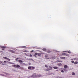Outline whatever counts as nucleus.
Returning <instances> with one entry per match:
<instances>
[{"label": "nucleus", "mask_w": 78, "mask_h": 78, "mask_svg": "<svg viewBox=\"0 0 78 78\" xmlns=\"http://www.w3.org/2000/svg\"><path fill=\"white\" fill-rule=\"evenodd\" d=\"M9 51H10V52L13 53H16L14 51L12 50H9Z\"/></svg>", "instance_id": "1"}, {"label": "nucleus", "mask_w": 78, "mask_h": 78, "mask_svg": "<svg viewBox=\"0 0 78 78\" xmlns=\"http://www.w3.org/2000/svg\"><path fill=\"white\" fill-rule=\"evenodd\" d=\"M37 77H40V76H41V74H38L37 75Z\"/></svg>", "instance_id": "2"}, {"label": "nucleus", "mask_w": 78, "mask_h": 78, "mask_svg": "<svg viewBox=\"0 0 78 78\" xmlns=\"http://www.w3.org/2000/svg\"><path fill=\"white\" fill-rule=\"evenodd\" d=\"M49 68L50 69H48L47 70H51V69L53 68L51 66H49Z\"/></svg>", "instance_id": "3"}, {"label": "nucleus", "mask_w": 78, "mask_h": 78, "mask_svg": "<svg viewBox=\"0 0 78 78\" xmlns=\"http://www.w3.org/2000/svg\"><path fill=\"white\" fill-rule=\"evenodd\" d=\"M35 69V67L33 66H31V70H34Z\"/></svg>", "instance_id": "4"}, {"label": "nucleus", "mask_w": 78, "mask_h": 78, "mask_svg": "<svg viewBox=\"0 0 78 78\" xmlns=\"http://www.w3.org/2000/svg\"><path fill=\"white\" fill-rule=\"evenodd\" d=\"M0 47H1V48H6V47H5V46H0Z\"/></svg>", "instance_id": "5"}, {"label": "nucleus", "mask_w": 78, "mask_h": 78, "mask_svg": "<svg viewBox=\"0 0 78 78\" xmlns=\"http://www.w3.org/2000/svg\"><path fill=\"white\" fill-rule=\"evenodd\" d=\"M53 68L55 69H58V67L56 66L53 67Z\"/></svg>", "instance_id": "6"}, {"label": "nucleus", "mask_w": 78, "mask_h": 78, "mask_svg": "<svg viewBox=\"0 0 78 78\" xmlns=\"http://www.w3.org/2000/svg\"><path fill=\"white\" fill-rule=\"evenodd\" d=\"M61 59H66V57H60Z\"/></svg>", "instance_id": "7"}, {"label": "nucleus", "mask_w": 78, "mask_h": 78, "mask_svg": "<svg viewBox=\"0 0 78 78\" xmlns=\"http://www.w3.org/2000/svg\"><path fill=\"white\" fill-rule=\"evenodd\" d=\"M74 60H75L76 61H78V58H74Z\"/></svg>", "instance_id": "8"}, {"label": "nucleus", "mask_w": 78, "mask_h": 78, "mask_svg": "<svg viewBox=\"0 0 78 78\" xmlns=\"http://www.w3.org/2000/svg\"><path fill=\"white\" fill-rule=\"evenodd\" d=\"M28 69L29 70H31V66H29L28 67Z\"/></svg>", "instance_id": "9"}, {"label": "nucleus", "mask_w": 78, "mask_h": 78, "mask_svg": "<svg viewBox=\"0 0 78 78\" xmlns=\"http://www.w3.org/2000/svg\"><path fill=\"white\" fill-rule=\"evenodd\" d=\"M67 67H69L68 66H67V65H65L64 66V68H65V69H66V68H67Z\"/></svg>", "instance_id": "10"}, {"label": "nucleus", "mask_w": 78, "mask_h": 78, "mask_svg": "<svg viewBox=\"0 0 78 78\" xmlns=\"http://www.w3.org/2000/svg\"><path fill=\"white\" fill-rule=\"evenodd\" d=\"M1 64H2V65H5V64H4V62H1V63H0Z\"/></svg>", "instance_id": "11"}, {"label": "nucleus", "mask_w": 78, "mask_h": 78, "mask_svg": "<svg viewBox=\"0 0 78 78\" xmlns=\"http://www.w3.org/2000/svg\"><path fill=\"white\" fill-rule=\"evenodd\" d=\"M41 53H38V56H41Z\"/></svg>", "instance_id": "12"}, {"label": "nucleus", "mask_w": 78, "mask_h": 78, "mask_svg": "<svg viewBox=\"0 0 78 78\" xmlns=\"http://www.w3.org/2000/svg\"><path fill=\"white\" fill-rule=\"evenodd\" d=\"M20 67V66L19 65H16V67H18V68Z\"/></svg>", "instance_id": "13"}, {"label": "nucleus", "mask_w": 78, "mask_h": 78, "mask_svg": "<svg viewBox=\"0 0 78 78\" xmlns=\"http://www.w3.org/2000/svg\"><path fill=\"white\" fill-rule=\"evenodd\" d=\"M43 51H47V50L45 48H43Z\"/></svg>", "instance_id": "14"}, {"label": "nucleus", "mask_w": 78, "mask_h": 78, "mask_svg": "<svg viewBox=\"0 0 78 78\" xmlns=\"http://www.w3.org/2000/svg\"><path fill=\"white\" fill-rule=\"evenodd\" d=\"M33 76H34V77H35V76H36V74L34 73L33 75Z\"/></svg>", "instance_id": "15"}, {"label": "nucleus", "mask_w": 78, "mask_h": 78, "mask_svg": "<svg viewBox=\"0 0 78 78\" xmlns=\"http://www.w3.org/2000/svg\"><path fill=\"white\" fill-rule=\"evenodd\" d=\"M74 64H78V62H74Z\"/></svg>", "instance_id": "16"}, {"label": "nucleus", "mask_w": 78, "mask_h": 78, "mask_svg": "<svg viewBox=\"0 0 78 78\" xmlns=\"http://www.w3.org/2000/svg\"><path fill=\"white\" fill-rule=\"evenodd\" d=\"M58 66H62V64H61L60 63H58Z\"/></svg>", "instance_id": "17"}, {"label": "nucleus", "mask_w": 78, "mask_h": 78, "mask_svg": "<svg viewBox=\"0 0 78 78\" xmlns=\"http://www.w3.org/2000/svg\"><path fill=\"white\" fill-rule=\"evenodd\" d=\"M19 62H22V61L20 60H19Z\"/></svg>", "instance_id": "18"}, {"label": "nucleus", "mask_w": 78, "mask_h": 78, "mask_svg": "<svg viewBox=\"0 0 78 78\" xmlns=\"http://www.w3.org/2000/svg\"><path fill=\"white\" fill-rule=\"evenodd\" d=\"M63 70L64 71V72H67V70H66V69H63Z\"/></svg>", "instance_id": "19"}, {"label": "nucleus", "mask_w": 78, "mask_h": 78, "mask_svg": "<svg viewBox=\"0 0 78 78\" xmlns=\"http://www.w3.org/2000/svg\"><path fill=\"white\" fill-rule=\"evenodd\" d=\"M12 66H13V67H15L16 68V65H12Z\"/></svg>", "instance_id": "20"}, {"label": "nucleus", "mask_w": 78, "mask_h": 78, "mask_svg": "<svg viewBox=\"0 0 78 78\" xmlns=\"http://www.w3.org/2000/svg\"><path fill=\"white\" fill-rule=\"evenodd\" d=\"M55 58H56V57H54L52 58V59H55Z\"/></svg>", "instance_id": "21"}, {"label": "nucleus", "mask_w": 78, "mask_h": 78, "mask_svg": "<svg viewBox=\"0 0 78 78\" xmlns=\"http://www.w3.org/2000/svg\"><path fill=\"white\" fill-rule=\"evenodd\" d=\"M62 55H66V53H62Z\"/></svg>", "instance_id": "22"}, {"label": "nucleus", "mask_w": 78, "mask_h": 78, "mask_svg": "<svg viewBox=\"0 0 78 78\" xmlns=\"http://www.w3.org/2000/svg\"><path fill=\"white\" fill-rule=\"evenodd\" d=\"M66 55L67 56H69V55L68 54H66Z\"/></svg>", "instance_id": "23"}, {"label": "nucleus", "mask_w": 78, "mask_h": 78, "mask_svg": "<svg viewBox=\"0 0 78 78\" xmlns=\"http://www.w3.org/2000/svg\"><path fill=\"white\" fill-rule=\"evenodd\" d=\"M58 62H62V61H60V60H58L57 61Z\"/></svg>", "instance_id": "24"}, {"label": "nucleus", "mask_w": 78, "mask_h": 78, "mask_svg": "<svg viewBox=\"0 0 78 78\" xmlns=\"http://www.w3.org/2000/svg\"><path fill=\"white\" fill-rule=\"evenodd\" d=\"M3 58H4V59H7L8 58H7V57H3Z\"/></svg>", "instance_id": "25"}, {"label": "nucleus", "mask_w": 78, "mask_h": 78, "mask_svg": "<svg viewBox=\"0 0 78 78\" xmlns=\"http://www.w3.org/2000/svg\"><path fill=\"white\" fill-rule=\"evenodd\" d=\"M72 74L73 75H75V73H72Z\"/></svg>", "instance_id": "26"}, {"label": "nucleus", "mask_w": 78, "mask_h": 78, "mask_svg": "<svg viewBox=\"0 0 78 78\" xmlns=\"http://www.w3.org/2000/svg\"><path fill=\"white\" fill-rule=\"evenodd\" d=\"M29 60H32V61H34V60H33V59H29Z\"/></svg>", "instance_id": "27"}, {"label": "nucleus", "mask_w": 78, "mask_h": 78, "mask_svg": "<svg viewBox=\"0 0 78 78\" xmlns=\"http://www.w3.org/2000/svg\"><path fill=\"white\" fill-rule=\"evenodd\" d=\"M71 62L73 64L74 63V61H71Z\"/></svg>", "instance_id": "28"}, {"label": "nucleus", "mask_w": 78, "mask_h": 78, "mask_svg": "<svg viewBox=\"0 0 78 78\" xmlns=\"http://www.w3.org/2000/svg\"><path fill=\"white\" fill-rule=\"evenodd\" d=\"M7 59L8 60V61H10V59H9L8 58Z\"/></svg>", "instance_id": "29"}, {"label": "nucleus", "mask_w": 78, "mask_h": 78, "mask_svg": "<svg viewBox=\"0 0 78 78\" xmlns=\"http://www.w3.org/2000/svg\"><path fill=\"white\" fill-rule=\"evenodd\" d=\"M38 55V53H36L35 54V55Z\"/></svg>", "instance_id": "30"}, {"label": "nucleus", "mask_w": 78, "mask_h": 78, "mask_svg": "<svg viewBox=\"0 0 78 78\" xmlns=\"http://www.w3.org/2000/svg\"><path fill=\"white\" fill-rule=\"evenodd\" d=\"M34 56H35V57L36 58H37V56H36L35 55H34Z\"/></svg>", "instance_id": "31"}, {"label": "nucleus", "mask_w": 78, "mask_h": 78, "mask_svg": "<svg viewBox=\"0 0 78 78\" xmlns=\"http://www.w3.org/2000/svg\"><path fill=\"white\" fill-rule=\"evenodd\" d=\"M45 66L46 67H47H47H48V66H47V65H45Z\"/></svg>", "instance_id": "32"}, {"label": "nucleus", "mask_w": 78, "mask_h": 78, "mask_svg": "<svg viewBox=\"0 0 78 78\" xmlns=\"http://www.w3.org/2000/svg\"><path fill=\"white\" fill-rule=\"evenodd\" d=\"M45 58H47L48 57V56L47 55H45Z\"/></svg>", "instance_id": "33"}, {"label": "nucleus", "mask_w": 78, "mask_h": 78, "mask_svg": "<svg viewBox=\"0 0 78 78\" xmlns=\"http://www.w3.org/2000/svg\"><path fill=\"white\" fill-rule=\"evenodd\" d=\"M0 75H2V76H5V75L3 74H0Z\"/></svg>", "instance_id": "34"}, {"label": "nucleus", "mask_w": 78, "mask_h": 78, "mask_svg": "<svg viewBox=\"0 0 78 78\" xmlns=\"http://www.w3.org/2000/svg\"><path fill=\"white\" fill-rule=\"evenodd\" d=\"M61 72L63 73V72H64V70H61Z\"/></svg>", "instance_id": "35"}, {"label": "nucleus", "mask_w": 78, "mask_h": 78, "mask_svg": "<svg viewBox=\"0 0 78 78\" xmlns=\"http://www.w3.org/2000/svg\"><path fill=\"white\" fill-rule=\"evenodd\" d=\"M67 51H63V52L64 53H65L66 52H67Z\"/></svg>", "instance_id": "36"}, {"label": "nucleus", "mask_w": 78, "mask_h": 78, "mask_svg": "<svg viewBox=\"0 0 78 78\" xmlns=\"http://www.w3.org/2000/svg\"><path fill=\"white\" fill-rule=\"evenodd\" d=\"M67 52H68V53H70V52H69V51H67Z\"/></svg>", "instance_id": "37"}, {"label": "nucleus", "mask_w": 78, "mask_h": 78, "mask_svg": "<svg viewBox=\"0 0 78 78\" xmlns=\"http://www.w3.org/2000/svg\"><path fill=\"white\" fill-rule=\"evenodd\" d=\"M30 57H32V55L31 54L30 55Z\"/></svg>", "instance_id": "38"}, {"label": "nucleus", "mask_w": 78, "mask_h": 78, "mask_svg": "<svg viewBox=\"0 0 78 78\" xmlns=\"http://www.w3.org/2000/svg\"><path fill=\"white\" fill-rule=\"evenodd\" d=\"M47 52L48 53H50V51H47Z\"/></svg>", "instance_id": "39"}, {"label": "nucleus", "mask_w": 78, "mask_h": 78, "mask_svg": "<svg viewBox=\"0 0 78 78\" xmlns=\"http://www.w3.org/2000/svg\"><path fill=\"white\" fill-rule=\"evenodd\" d=\"M5 73V75H7V73Z\"/></svg>", "instance_id": "40"}, {"label": "nucleus", "mask_w": 78, "mask_h": 78, "mask_svg": "<svg viewBox=\"0 0 78 78\" xmlns=\"http://www.w3.org/2000/svg\"><path fill=\"white\" fill-rule=\"evenodd\" d=\"M33 51H34L32 50V51H31V53H32V52H33Z\"/></svg>", "instance_id": "41"}, {"label": "nucleus", "mask_w": 78, "mask_h": 78, "mask_svg": "<svg viewBox=\"0 0 78 78\" xmlns=\"http://www.w3.org/2000/svg\"><path fill=\"white\" fill-rule=\"evenodd\" d=\"M22 48H26V46H23V47Z\"/></svg>", "instance_id": "42"}, {"label": "nucleus", "mask_w": 78, "mask_h": 78, "mask_svg": "<svg viewBox=\"0 0 78 78\" xmlns=\"http://www.w3.org/2000/svg\"><path fill=\"white\" fill-rule=\"evenodd\" d=\"M10 75L9 74H8V73H7V75Z\"/></svg>", "instance_id": "43"}, {"label": "nucleus", "mask_w": 78, "mask_h": 78, "mask_svg": "<svg viewBox=\"0 0 78 78\" xmlns=\"http://www.w3.org/2000/svg\"><path fill=\"white\" fill-rule=\"evenodd\" d=\"M4 62H5V63L7 62L6 61H4Z\"/></svg>", "instance_id": "44"}, {"label": "nucleus", "mask_w": 78, "mask_h": 78, "mask_svg": "<svg viewBox=\"0 0 78 78\" xmlns=\"http://www.w3.org/2000/svg\"><path fill=\"white\" fill-rule=\"evenodd\" d=\"M9 62V64H11L12 63V62Z\"/></svg>", "instance_id": "45"}, {"label": "nucleus", "mask_w": 78, "mask_h": 78, "mask_svg": "<svg viewBox=\"0 0 78 78\" xmlns=\"http://www.w3.org/2000/svg\"><path fill=\"white\" fill-rule=\"evenodd\" d=\"M23 52H27V51H24Z\"/></svg>", "instance_id": "46"}, {"label": "nucleus", "mask_w": 78, "mask_h": 78, "mask_svg": "<svg viewBox=\"0 0 78 78\" xmlns=\"http://www.w3.org/2000/svg\"><path fill=\"white\" fill-rule=\"evenodd\" d=\"M48 70V69H47L46 70H47V71H48V70Z\"/></svg>", "instance_id": "47"}, {"label": "nucleus", "mask_w": 78, "mask_h": 78, "mask_svg": "<svg viewBox=\"0 0 78 78\" xmlns=\"http://www.w3.org/2000/svg\"><path fill=\"white\" fill-rule=\"evenodd\" d=\"M16 61H18V60L17 59H16Z\"/></svg>", "instance_id": "48"}, {"label": "nucleus", "mask_w": 78, "mask_h": 78, "mask_svg": "<svg viewBox=\"0 0 78 78\" xmlns=\"http://www.w3.org/2000/svg\"><path fill=\"white\" fill-rule=\"evenodd\" d=\"M12 64H14V63L12 62V63H11Z\"/></svg>", "instance_id": "49"}, {"label": "nucleus", "mask_w": 78, "mask_h": 78, "mask_svg": "<svg viewBox=\"0 0 78 78\" xmlns=\"http://www.w3.org/2000/svg\"><path fill=\"white\" fill-rule=\"evenodd\" d=\"M2 50H5V48H2Z\"/></svg>", "instance_id": "50"}, {"label": "nucleus", "mask_w": 78, "mask_h": 78, "mask_svg": "<svg viewBox=\"0 0 78 78\" xmlns=\"http://www.w3.org/2000/svg\"><path fill=\"white\" fill-rule=\"evenodd\" d=\"M1 52H2V53H3V51H1Z\"/></svg>", "instance_id": "51"}, {"label": "nucleus", "mask_w": 78, "mask_h": 78, "mask_svg": "<svg viewBox=\"0 0 78 78\" xmlns=\"http://www.w3.org/2000/svg\"><path fill=\"white\" fill-rule=\"evenodd\" d=\"M42 54H44V53H42Z\"/></svg>", "instance_id": "52"}, {"label": "nucleus", "mask_w": 78, "mask_h": 78, "mask_svg": "<svg viewBox=\"0 0 78 78\" xmlns=\"http://www.w3.org/2000/svg\"><path fill=\"white\" fill-rule=\"evenodd\" d=\"M44 70H46V69H44Z\"/></svg>", "instance_id": "53"}, {"label": "nucleus", "mask_w": 78, "mask_h": 78, "mask_svg": "<svg viewBox=\"0 0 78 78\" xmlns=\"http://www.w3.org/2000/svg\"><path fill=\"white\" fill-rule=\"evenodd\" d=\"M1 63H2V62L0 61V64H1Z\"/></svg>", "instance_id": "54"}, {"label": "nucleus", "mask_w": 78, "mask_h": 78, "mask_svg": "<svg viewBox=\"0 0 78 78\" xmlns=\"http://www.w3.org/2000/svg\"><path fill=\"white\" fill-rule=\"evenodd\" d=\"M29 64H30H30H31V63H29Z\"/></svg>", "instance_id": "55"}, {"label": "nucleus", "mask_w": 78, "mask_h": 78, "mask_svg": "<svg viewBox=\"0 0 78 78\" xmlns=\"http://www.w3.org/2000/svg\"><path fill=\"white\" fill-rule=\"evenodd\" d=\"M17 59H18V58H17Z\"/></svg>", "instance_id": "56"}]
</instances>
